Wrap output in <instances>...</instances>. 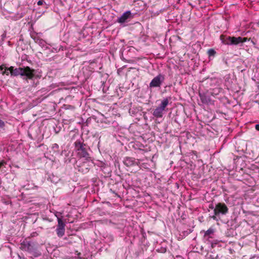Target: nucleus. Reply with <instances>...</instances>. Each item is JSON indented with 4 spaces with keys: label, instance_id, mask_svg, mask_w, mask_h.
Segmentation results:
<instances>
[{
    "label": "nucleus",
    "instance_id": "f8f14e48",
    "mask_svg": "<svg viewBox=\"0 0 259 259\" xmlns=\"http://www.w3.org/2000/svg\"><path fill=\"white\" fill-rule=\"evenodd\" d=\"M169 102V101L167 98H165L162 100L160 106H159L161 109L163 111L164 110L165 107L167 106Z\"/></svg>",
    "mask_w": 259,
    "mask_h": 259
},
{
    "label": "nucleus",
    "instance_id": "7ed1b4c3",
    "mask_svg": "<svg viewBox=\"0 0 259 259\" xmlns=\"http://www.w3.org/2000/svg\"><path fill=\"white\" fill-rule=\"evenodd\" d=\"M220 38L223 44L228 45H237L240 43L249 40L250 39L240 36L236 37L234 36H226L223 35H221Z\"/></svg>",
    "mask_w": 259,
    "mask_h": 259
},
{
    "label": "nucleus",
    "instance_id": "6ab92c4d",
    "mask_svg": "<svg viewBox=\"0 0 259 259\" xmlns=\"http://www.w3.org/2000/svg\"><path fill=\"white\" fill-rule=\"evenodd\" d=\"M43 4V1H39L38 2H37V5L38 6H41Z\"/></svg>",
    "mask_w": 259,
    "mask_h": 259
},
{
    "label": "nucleus",
    "instance_id": "4468645a",
    "mask_svg": "<svg viewBox=\"0 0 259 259\" xmlns=\"http://www.w3.org/2000/svg\"><path fill=\"white\" fill-rule=\"evenodd\" d=\"M207 53L209 57L211 56L213 57L215 55L216 52L214 50L211 49L208 50Z\"/></svg>",
    "mask_w": 259,
    "mask_h": 259
},
{
    "label": "nucleus",
    "instance_id": "dca6fc26",
    "mask_svg": "<svg viewBox=\"0 0 259 259\" xmlns=\"http://www.w3.org/2000/svg\"><path fill=\"white\" fill-rule=\"evenodd\" d=\"M200 96L201 100H202V102H203V103L206 102V100H205L204 97H203V96H201V95H200Z\"/></svg>",
    "mask_w": 259,
    "mask_h": 259
},
{
    "label": "nucleus",
    "instance_id": "6e6552de",
    "mask_svg": "<svg viewBox=\"0 0 259 259\" xmlns=\"http://www.w3.org/2000/svg\"><path fill=\"white\" fill-rule=\"evenodd\" d=\"M132 18V14L130 11H126L118 19V22L120 23H123L126 21V20Z\"/></svg>",
    "mask_w": 259,
    "mask_h": 259
},
{
    "label": "nucleus",
    "instance_id": "9d476101",
    "mask_svg": "<svg viewBox=\"0 0 259 259\" xmlns=\"http://www.w3.org/2000/svg\"><path fill=\"white\" fill-rule=\"evenodd\" d=\"M77 155L79 157H88L89 154L84 147H83L78 150Z\"/></svg>",
    "mask_w": 259,
    "mask_h": 259
},
{
    "label": "nucleus",
    "instance_id": "423d86ee",
    "mask_svg": "<svg viewBox=\"0 0 259 259\" xmlns=\"http://www.w3.org/2000/svg\"><path fill=\"white\" fill-rule=\"evenodd\" d=\"M164 80V76L162 74H159L155 77L150 83L149 86L152 87H159Z\"/></svg>",
    "mask_w": 259,
    "mask_h": 259
},
{
    "label": "nucleus",
    "instance_id": "ddd939ff",
    "mask_svg": "<svg viewBox=\"0 0 259 259\" xmlns=\"http://www.w3.org/2000/svg\"><path fill=\"white\" fill-rule=\"evenodd\" d=\"M75 148H76L77 150L78 151V150H79L80 149L84 147V146H83V143H82L80 141H76L75 142Z\"/></svg>",
    "mask_w": 259,
    "mask_h": 259
},
{
    "label": "nucleus",
    "instance_id": "f03ea898",
    "mask_svg": "<svg viewBox=\"0 0 259 259\" xmlns=\"http://www.w3.org/2000/svg\"><path fill=\"white\" fill-rule=\"evenodd\" d=\"M201 85L210 89L218 88L222 83V80L216 76L208 77L203 78L200 81Z\"/></svg>",
    "mask_w": 259,
    "mask_h": 259
},
{
    "label": "nucleus",
    "instance_id": "0eeeda50",
    "mask_svg": "<svg viewBox=\"0 0 259 259\" xmlns=\"http://www.w3.org/2000/svg\"><path fill=\"white\" fill-rule=\"evenodd\" d=\"M58 220V225L57 228L56 230L57 235L59 237H62L65 233V224L63 222L62 219L60 218H57Z\"/></svg>",
    "mask_w": 259,
    "mask_h": 259
},
{
    "label": "nucleus",
    "instance_id": "2eb2a0df",
    "mask_svg": "<svg viewBox=\"0 0 259 259\" xmlns=\"http://www.w3.org/2000/svg\"><path fill=\"white\" fill-rule=\"evenodd\" d=\"M214 232V230L212 228H209L208 230H207L205 232V235L204 236H208L210 234H213Z\"/></svg>",
    "mask_w": 259,
    "mask_h": 259
},
{
    "label": "nucleus",
    "instance_id": "412c9836",
    "mask_svg": "<svg viewBox=\"0 0 259 259\" xmlns=\"http://www.w3.org/2000/svg\"><path fill=\"white\" fill-rule=\"evenodd\" d=\"M209 208L214 209V207L213 206L212 204H211L209 205Z\"/></svg>",
    "mask_w": 259,
    "mask_h": 259
},
{
    "label": "nucleus",
    "instance_id": "39448f33",
    "mask_svg": "<svg viewBox=\"0 0 259 259\" xmlns=\"http://www.w3.org/2000/svg\"><path fill=\"white\" fill-rule=\"evenodd\" d=\"M20 248L22 250L30 252H32L36 249L35 245L26 239L21 243Z\"/></svg>",
    "mask_w": 259,
    "mask_h": 259
},
{
    "label": "nucleus",
    "instance_id": "1a4fd4ad",
    "mask_svg": "<svg viewBox=\"0 0 259 259\" xmlns=\"http://www.w3.org/2000/svg\"><path fill=\"white\" fill-rule=\"evenodd\" d=\"M124 163L127 166H132L136 164V161L133 158L127 157L124 160Z\"/></svg>",
    "mask_w": 259,
    "mask_h": 259
},
{
    "label": "nucleus",
    "instance_id": "20e7f679",
    "mask_svg": "<svg viewBox=\"0 0 259 259\" xmlns=\"http://www.w3.org/2000/svg\"><path fill=\"white\" fill-rule=\"evenodd\" d=\"M229 212V209L227 206L224 203L219 202L215 204L214 210L213 215L211 218L215 221L218 220V217L220 215H226Z\"/></svg>",
    "mask_w": 259,
    "mask_h": 259
},
{
    "label": "nucleus",
    "instance_id": "aec40b11",
    "mask_svg": "<svg viewBox=\"0 0 259 259\" xmlns=\"http://www.w3.org/2000/svg\"><path fill=\"white\" fill-rule=\"evenodd\" d=\"M255 128L257 131H259V124H256Z\"/></svg>",
    "mask_w": 259,
    "mask_h": 259
},
{
    "label": "nucleus",
    "instance_id": "a211bd4d",
    "mask_svg": "<svg viewBox=\"0 0 259 259\" xmlns=\"http://www.w3.org/2000/svg\"><path fill=\"white\" fill-rule=\"evenodd\" d=\"M5 163V162L4 161H2L0 162V168H1V167L4 165V164Z\"/></svg>",
    "mask_w": 259,
    "mask_h": 259
},
{
    "label": "nucleus",
    "instance_id": "f257e3e1",
    "mask_svg": "<svg viewBox=\"0 0 259 259\" xmlns=\"http://www.w3.org/2000/svg\"><path fill=\"white\" fill-rule=\"evenodd\" d=\"M0 70L3 71V74H8L11 73L12 75H26L29 78H32L33 76V70L30 69L28 66L24 68L19 67L15 69L12 66H11L9 68H6V66H0Z\"/></svg>",
    "mask_w": 259,
    "mask_h": 259
},
{
    "label": "nucleus",
    "instance_id": "f3484780",
    "mask_svg": "<svg viewBox=\"0 0 259 259\" xmlns=\"http://www.w3.org/2000/svg\"><path fill=\"white\" fill-rule=\"evenodd\" d=\"M4 126V122L0 119V127H3Z\"/></svg>",
    "mask_w": 259,
    "mask_h": 259
},
{
    "label": "nucleus",
    "instance_id": "9b49d317",
    "mask_svg": "<svg viewBox=\"0 0 259 259\" xmlns=\"http://www.w3.org/2000/svg\"><path fill=\"white\" fill-rule=\"evenodd\" d=\"M163 111L162 109L158 107L154 110L153 114L156 117H161L162 116Z\"/></svg>",
    "mask_w": 259,
    "mask_h": 259
}]
</instances>
